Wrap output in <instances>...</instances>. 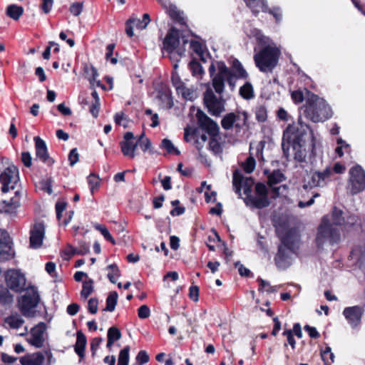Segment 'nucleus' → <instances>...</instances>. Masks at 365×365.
Segmentation results:
<instances>
[{
  "instance_id": "1",
  "label": "nucleus",
  "mask_w": 365,
  "mask_h": 365,
  "mask_svg": "<svg viewBox=\"0 0 365 365\" xmlns=\"http://www.w3.org/2000/svg\"><path fill=\"white\" fill-rule=\"evenodd\" d=\"M312 133L309 126L303 123L301 117L297 122L289 124L284 131L282 148L286 157L289 155L290 143L294 151V159L304 162L307 155V148L313 146Z\"/></svg>"
},
{
  "instance_id": "2",
  "label": "nucleus",
  "mask_w": 365,
  "mask_h": 365,
  "mask_svg": "<svg viewBox=\"0 0 365 365\" xmlns=\"http://www.w3.org/2000/svg\"><path fill=\"white\" fill-rule=\"evenodd\" d=\"M218 73L213 77L212 87L215 91L221 94L224 91L225 81H227L231 90H234L236 84V79L246 78L247 73L243 68L241 63L235 59L232 61V69L230 70L224 62H218Z\"/></svg>"
},
{
  "instance_id": "3",
  "label": "nucleus",
  "mask_w": 365,
  "mask_h": 365,
  "mask_svg": "<svg viewBox=\"0 0 365 365\" xmlns=\"http://www.w3.org/2000/svg\"><path fill=\"white\" fill-rule=\"evenodd\" d=\"M304 115L312 121L318 123L324 122L331 118L332 111L324 99L311 94L304 108Z\"/></svg>"
},
{
  "instance_id": "4",
  "label": "nucleus",
  "mask_w": 365,
  "mask_h": 365,
  "mask_svg": "<svg viewBox=\"0 0 365 365\" xmlns=\"http://www.w3.org/2000/svg\"><path fill=\"white\" fill-rule=\"evenodd\" d=\"M281 245L274 258L276 265L280 269H285L291 264V254L298 240L297 232L294 230H287L284 235H280Z\"/></svg>"
},
{
  "instance_id": "5",
  "label": "nucleus",
  "mask_w": 365,
  "mask_h": 365,
  "mask_svg": "<svg viewBox=\"0 0 365 365\" xmlns=\"http://www.w3.org/2000/svg\"><path fill=\"white\" fill-rule=\"evenodd\" d=\"M340 240L339 230L333 227L327 217H324L317 229L315 240L317 247L323 249L326 245L336 244Z\"/></svg>"
},
{
  "instance_id": "6",
  "label": "nucleus",
  "mask_w": 365,
  "mask_h": 365,
  "mask_svg": "<svg viewBox=\"0 0 365 365\" xmlns=\"http://www.w3.org/2000/svg\"><path fill=\"white\" fill-rule=\"evenodd\" d=\"M279 56V51L274 47L267 46L255 55L256 66L262 72L272 71L276 66Z\"/></svg>"
},
{
  "instance_id": "7",
  "label": "nucleus",
  "mask_w": 365,
  "mask_h": 365,
  "mask_svg": "<svg viewBox=\"0 0 365 365\" xmlns=\"http://www.w3.org/2000/svg\"><path fill=\"white\" fill-rule=\"evenodd\" d=\"M180 44V38L178 31L172 29L166 35L163 41V48L169 53V58L174 63L175 69L178 68V62L184 55L185 49L178 48Z\"/></svg>"
},
{
  "instance_id": "8",
  "label": "nucleus",
  "mask_w": 365,
  "mask_h": 365,
  "mask_svg": "<svg viewBox=\"0 0 365 365\" xmlns=\"http://www.w3.org/2000/svg\"><path fill=\"white\" fill-rule=\"evenodd\" d=\"M217 95L213 92L210 84H207L206 91L204 93L203 101L208 111L213 115H218L224 110V101L222 93Z\"/></svg>"
},
{
  "instance_id": "9",
  "label": "nucleus",
  "mask_w": 365,
  "mask_h": 365,
  "mask_svg": "<svg viewBox=\"0 0 365 365\" xmlns=\"http://www.w3.org/2000/svg\"><path fill=\"white\" fill-rule=\"evenodd\" d=\"M349 186L352 195L362 192L365 189V171L359 165L349 169Z\"/></svg>"
},
{
  "instance_id": "10",
  "label": "nucleus",
  "mask_w": 365,
  "mask_h": 365,
  "mask_svg": "<svg viewBox=\"0 0 365 365\" xmlns=\"http://www.w3.org/2000/svg\"><path fill=\"white\" fill-rule=\"evenodd\" d=\"M39 296L34 288L28 289L24 295L19 300L20 310L25 317L33 315L34 309L38 305Z\"/></svg>"
},
{
  "instance_id": "11",
  "label": "nucleus",
  "mask_w": 365,
  "mask_h": 365,
  "mask_svg": "<svg viewBox=\"0 0 365 365\" xmlns=\"http://www.w3.org/2000/svg\"><path fill=\"white\" fill-rule=\"evenodd\" d=\"M5 282L7 287L15 292H21L26 288V279L20 270L10 269L5 274Z\"/></svg>"
},
{
  "instance_id": "12",
  "label": "nucleus",
  "mask_w": 365,
  "mask_h": 365,
  "mask_svg": "<svg viewBox=\"0 0 365 365\" xmlns=\"http://www.w3.org/2000/svg\"><path fill=\"white\" fill-rule=\"evenodd\" d=\"M247 118L248 115L245 111L230 113L223 117L221 120V125L225 130H230L234 127L237 129H240L246 125Z\"/></svg>"
},
{
  "instance_id": "13",
  "label": "nucleus",
  "mask_w": 365,
  "mask_h": 365,
  "mask_svg": "<svg viewBox=\"0 0 365 365\" xmlns=\"http://www.w3.org/2000/svg\"><path fill=\"white\" fill-rule=\"evenodd\" d=\"M0 180L3 185L2 191L8 192L9 190H14L15 185L19 181L18 168L11 165L7 167L0 175Z\"/></svg>"
},
{
  "instance_id": "14",
  "label": "nucleus",
  "mask_w": 365,
  "mask_h": 365,
  "mask_svg": "<svg viewBox=\"0 0 365 365\" xmlns=\"http://www.w3.org/2000/svg\"><path fill=\"white\" fill-rule=\"evenodd\" d=\"M232 185L235 192L240 197H241L242 188L244 190V193L247 196L251 195L254 180L251 178H245L240 171L236 170L233 173Z\"/></svg>"
},
{
  "instance_id": "15",
  "label": "nucleus",
  "mask_w": 365,
  "mask_h": 365,
  "mask_svg": "<svg viewBox=\"0 0 365 365\" xmlns=\"http://www.w3.org/2000/svg\"><path fill=\"white\" fill-rule=\"evenodd\" d=\"M197 118V124L200 128L205 130L212 137L217 135L219 127L217 124L209 118L205 113L198 110L196 114Z\"/></svg>"
},
{
  "instance_id": "16",
  "label": "nucleus",
  "mask_w": 365,
  "mask_h": 365,
  "mask_svg": "<svg viewBox=\"0 0 365 365\" xmlns=\"http://www.w3.org/2000/svg\"><path fill=\"white\" fill-rule=\"evenodd\" d=\"M364 309L360 306L346 307L343 311V315L352 329H356L360 326Z\"/></svg>"
},
{
  "instance_id": "17",
  "label": "nucleus",
  "mask_w": 365,
  "mask_h": 365,
  "mask_svg": "<svg viewBox=\"0 0 365 365\" xmlns=\"http://www.w3.org/2000/svg\"><path fill=\"white\" fill-rule=\"evenodd\" d=\"M45 236V226L43 222H36L30 230V247L38 249L41 247Z\"/></svg>"
},
{
  "instance_id": "18",
  "label": "nucleus",
  "mask_w": 365,
  "mask_h": 365,
  "mask_svg": "<svg viewBox=\"0 0 365 365\" xmlns=\"http://www.w3.org/2000/svg\"><path fill=\"white\" fill-rule=\"evenodd\" d=\"M333 170L327 167L324 170H314L311 172L310 184L314 187H325L331 180Z\"/></svg>"
},
{
  "instance_id": "19",
  "label": "nucleus",
  "mask_w": 365,
  "mask_h": 365,
  "mask_svg": "<svg viewBox=\"0 0 365 365\" xmlns=\"http://www.w3.org/2000/svg\"><path fill=\"white\" fill-rule=\"evenodd\" d=\"M11 242L7 232L0 230V262L6 261L14 257Z\"/></svg>"
},
{
  "instance_id": "20",
  "label": "nucleus",
  "mask_w": 365,
  "mask_h": 365,
  "mask_svg": "<svg viewBox=\"0 0 365 365\" xmlns=\"http://www.w3.org/2000/svg\"><path fill=\"white\" fill-rule=\"evenodd\" d=\"M120 145L121 151L125 156L130 158H135L138 141H135V137L132 132L125 133L123 140L120 142Z\"/></svg>"
},
{
  "instance_id": "21",
  "label": "nucleus",
  "mask_w": 365,
  "mask_h": 365,
  "mask_svg": "<svg viewBox=\"0 0 365 365\" xmlns=\"http://www.w3.org/2000/svg\"><path fill=\"white\" fill-rule=\"evenodd\" d=\"M34 140L35 142L36 158L43 163L52 165L53 163V160L49 158L45 141L38 136L34 137Z\"/></svg>"
},
{
  "instance_id": "22",
  "label": "nucleus",
  "mask_w": 365,
  "mask_h": 365,
  "mask_svg": "<svg viewBox=\"0 0 365 365\" xmlns=\"http://www.w3.org/2000/svg\"><path fill=\"white\" fill-rule=\"evenodd\" d=\"M155 98L158 101L160 107L170 108L173 106L170 91L165 86H161L158 89Z\"/></svg>"
},
{
  "instance_id": "23",
  "label": "nucleus",
  "mask_w": 365,
  "mask_h": 365,
  "mask_svg": "<svg viewBox=\"0 0 365 365\" xmlns=\"http://www.w3.org/2000/svg\"><path fill=\"white\" fill-rule=\"evenodd\" d=\"M43 331L44 324H39L31 330V336L28 339L29 342L37 348H40L43 345Z\"/></svg>"
},
{
  "instance_id": "24",
  "label": "nucleus",
  "mask_w": 365,
  "mask_h": 365,
  "mask_svg": "<svg viewBox=\"0 0 365 365\" xmlns=\"http://www.w3.org/2000/svg\"><path fill=\"white\" fill-rule=\"evenodd\" d=\"M244 201L247 206H252L258 209L266 207L269 205L268 197L262 195H247Z\"/></svg>"
},
{
  "instance_id": "25",
  "label": "nucleus",
  "mask_w": 365,
  "mask_h": 365,
  "mask_svg": "<svg viewBox=\"0 0 365 365\" xmlns=\"http://www.w3.org/2000/svg\"><path fill=\"white\" fill-rule=\"evenodd\" d=\"M285 180L284 174L279 170H274L268 177V182L270 187H272L274 192V197H277L279 195V190L281 187H274V185L283 182Z\"/></svg>"
},
{
  "instance_id": "26",
  "label": "nucleus",
  "mask_w": 365,
  "mask_h": 365,
  "mask_svg": "<svg viewBox=\"0 0 365 365\" xmlns=\"http://www.w3.org/2000/svg\"><path fill=\"white\" fill-rule=\"evenodd\" d=\"M361 225V220L358 216L346 212L345 223L343 225V227L346 230L349 231L358 229Z\"/></svg>"
},
{
  "instance_id": "27",
  "label": "nucleus",
  "mask_w": 365,
  "mask_h": 365,
  "mask_svg": "<svg viewBox=\"0 0 365 365\" xmlns=\"http://www.w3.org/2000/svg\"><path fill=\"white\" fill-rule=\"evenodd\" d=\"M44 361V356L41 353L22 357L20 360L22 365H41Z\"/></svg>"
},
{
  "instance_id": "28",
  "label": "nucleus",
  "mask_w": 365,
  "mask_h": 365,
  "mask_svg": "<svg viewBox=\"0 0 365 365\" xmlns=\"http://www.w3.org/2000/svg\"><path fill=\"white\" fill-rule=\"evenodd\" d=\"M86 337L81 331L77 332V339L75 345V351L81 357L84 356V351L86 345Z\"/></svg>"
},
{
  "instance_id": "29",
  "label": "nucleus",
  "mask_w": 365,
  "mask_h": 365,
  "mask_svg": "<svg viewBox=\"0 0 365 365\" xmlns=\"http://www.w3.org/2000/svg\"><path fill=\"white\" fill-rule=\"evenodd\" d=\"M160 3L172 19L175 20L181 19V13L175 5L168 1L160 0Z\"/></svg>"
},
{
  "instance_id": "30",
  "label": "nucleus",
  "mask_w": 365,
  "mask_h": 365,
  "mask_svg": "<svg viewBox=\"0 0 365 365\" xmlns=\"http://www.w3.org/2000/svg\"><path fill=\"white\" fill-rule=\"evenodd\" d=\"M4 322L8 324L10 328L16 329L24 324V320L19 314L15 313L6 317Z\"/></svg>"
},
{
  "instance_id": "31",
  "label": "nucleus",
  "mask_w": 365,
  "mask_h": 365,
  "mask_svg": "<svg viewBox=\"0 0 365 365\" xmlns=\"http://www.w3.org/2000/svg\"><path fill=\"white\" fill-rule=\"evenodd\" d=\"M245 1L255 14L260 11H266L267 10L265 0H245Z\"/></svg>"
},
{
  "instance_id": "32",
  "label": "nucleus",
  "mask_w": 365,
  "mask_h": 365,
  "mask_svg": "<svg viewBox=\"0 0 365 365\" xmlns=\"http://www.w3.org/2000/svg\"><path fill=\"white\" fill-rule=\"evenodd\" d=\"M188 66L193 77L196 78L197 80L202 78V76L205 75V71L198 61L192 60Z\"/></svg>"
},
{
  "instance_id": "33",
  "label": "nucleus",
  "mask_w": 365,
  "mask_h": 365,
  "mask_svg": "<svg viewBox=\"0 0 365 365\" xmlns=\"http://www.w3.org/2000/svg\"><path fill=\"white\" fill-rule=\"evenodd\" d=\"M6 13L11 19L17 21L22 16L24 9L22 6L16 4H11L7 6Z\"/></svg>"
},
{
  "instance_id": "34",
  "label": "nucleus",
  "mask_w": 365,
  "mask_h": 365,
  "mask_svg": "<svg viewBox=\"0 0 365 365\" xmlns=\"http://www.w3.org/2000/svg\"><path fill=\"white\" fill-rule=\"evenodd\" d=\"M179 95L187 100L192 101L197 98V93L192 87H187L185 85L178 92Z\"/></svg>"
},
{
  "instance_id": "35",
  "label": "nucleus",
  "mask_w": 365,
  "mask_h": 365,
  "mask_svg": "<svg viewBox=\"0 0 365 365\" xmlns=\"http://www.w3.org/2000/svg\"><path fill=\"white\" fill-rule=\"evenodd\" d=\"M346 212H344L341 210L334 207L331 214L332 222L336 225L343 226L345 223Z\"/></svg>"
},
{
  "instance_id": "36",
  "label": "nucleus",
  "mask_w": 365,
  "mask_h": 365,
  "mask_svg": "<svg viewBox=\"0 0 365 365\" xmlns=\"http://www.w3.org/2000/svg\"><path fill=\"white\" fill-rule=\"evenodd\" d=\"M86 72L89 75L88 80L92 86L101 87L104 88V86L101 84V81L97 79L98 73L93 66H91V68L86 67Z\"/></svg>"
},
{
  "instance_id": "37",
  "label": "nucleus",
  "mask_w": 365,
  "mask_h": 365,
  "mask_svg": "<svg viewBox=\"0 0 365 365\" xmlns=\"http://www.w3.org/2000/svg\"><path fill=\"white\" fill-rule=\"evenodd\" d=\"M118 298V293L115 291L111 292L106 299V307L104 309V311L110 312H113L117 304Z\"/></svg>"
},
{
  "instance_id": "38",
  "label": "nucleus",
  "mask_w": 365,
  "mask_h": 365,
  "mask_svg": "<svg viewBox=\"0 0 365 365\" xmlns=\"http://www.w3.org/2000/svg\"><path fill=\"white\" fill-rule=\"evenodd\" d=\"M129 21L133 24V26L137 29L143 30L145 29L150 21V16L148 14H145L143 16V19H130Z\"/></svg>"
},
{
  "instance_id": "39",
  "label": "nucleus",
  "mask_w": 365,
  "mask_h": 365,
  "mask_svg": "<svg viewBox=\"0 0 365 365\" xmlns=\"http://www.w3.org/2000/svg\"><path fill=\"white\" fill-rule=\"evenodd\" d=\"M106 269L108 271V278L110 282L113 284L116 283L117 279L120 277V270L118 266L115 264H109Z\"/></svg>"
},
{
  "instance_id": "40",
  "label": "nucleus",
  "mask_w": 365,
  "mask_h": 365,
  "mask_svg": "<svg viewBox=\"0 0 365 365\" xmlns=\"http://www.w3.org/2000/svg\"><path fill=\"white\" fill-rule=\"evenodd\" d=\"M93 98L91 106H90V112L94 118H97L98 115L99 108H100V98L96 91H93L91 93Z\"/></svg>"
},
{
  "instance_id": "41",
  "label": "nucleus",
  "mask_w": 365,
  "mask_h": 365,
  "mask_svg": "<svg viewBox=\"0 0 365 365\" xmlns=\"http://www.w3.org/2000/svg\"><path fill=\"white\" fill-rule=\"evenodd\" d=\"M14 301V296L4 287L0 288V303L3 305L11 304Z\"/></svg>"
},
{
  "instance_id": "42",
  "label": "nucleus",
  "mask_w": 365,
  "mask_h": 365,
  "mask_svg": "<svg viewBox=\"0 0 365 365\" xmlns=\"http://www.w3.org/2000/svg\"><path fill=\"white\" fill-rule=\"evenodd\" d=\"M256 120L259 123L265 122L267 119V110L264 105H258L255 110Z\"/></svg>"
},
{
  "instance_id": "43",
  "label": "nucleus",
  "mask_w": 365,
  "mask_h": 365,
  "mask_svg": "<svg viewBox=\"0 0 365 365\" xmlns=\"http://www.w3.org/2000/svg\"><path fill=\"white\" fill-rule=\"evenodd\" d=\"M160 147L166 150L168 153L175 154L177 155L180 154V152L175 147L174 144L169 139H163L161 142Z\"/></svg>"
},
{
  "instance_id": "44",
  "label": "nucleus",
  "mask_w": 365,
  "mask_h": 365,
  "mask_svg": "<svg viewBox=\"0 0 365 365\" xmlns=\"http://www.w3.org/2000/svg\"><path fill=\"white\" fill-rule=\"evenodd\" d=\"M93 279H89L88 281H86L83 284V289L81 292V296L83 299H87L88 296L93 291Z\"/></svg>"
},
{
  "instance_id": "45",
  "label": "nucleus",
  "mask_w": 365,
  "mask_h": 365,
  "mask_svg": "<svg viewBox=\"0 0 365 365\" xmlns=\"http://www.w3.org/2000/svg\"><path fill=\"white\" fill-rule=\"evenodd\" d=\"M240 94L246 99H250L254 96L253 88L251 83H246L245 85L240 87Z\"/></svg>"
},
{
  "instance_id": "46",
  "label": "nucleus",
  "mask_w": 365,
  "mask_h": 365,
  "mask_svg": "<svg viewBox=\"0 0 365 365\" xmlns=\"http://www.w3.org/2000/svg\"><path fill=\"white\" fill-rule=\"evenodd\" d=\"M257 281L259 283V291L267 292L269 293L275 292L277 291V287L271 286L269 282L264 280L262 278H259Z\"/></svg>"
},
{
  "instance_id": "47",
  "label": "nucleus",
  "mask_w": 365,
  "mask_h": 365,
  "mask_svg": "<svg viewBox=\"0 0 365 365\" xmlns=\"http://www.w3.org/2000/svg\"><path fill=\"white\" fill-rule=\"evenodd\" d=\"M129 351L130 346H127L120 351L118 365H128Z\"/></svg>"
},
{
  "instance_id": "48",
  "label": "nucleus",
  "mask_w": 365,
  "mask_h": 365,
  "mask_svg": "<svg viewBox=\"0 0 365 365\" xmlns=\"http://www.w3.org/2000/svg\"><path fill=\"white\" fill-rule=\"evenodd\" d=\"M96 230L101 232L102 235L108 241H110L113 245L115 244V241L113 237L110 234L108 230L103 225L96 224L94 225Z\"/></svg>"
},
{
  "instance_id": "49",
  "label": "nucleus",
  "mask_w": 365,
  "mask_h": 365,
  "mask_svg": "<svg viewBox=\"0 0 365 365\" xmlns=\"http://www.w3.org/2000/svg\"><path fill=\"white\" fill-rule=\"evenodd\" d=\"M256 161L255 159L250 156L247 158L246 161L242 164L243 169L247 173H251L255 168Z\"/></svg>"
},
{
  "instance_id": "50",
  "label": "nucleus",
  "mask_w": 365,
  "mask_h": 365,
  "mask_svg": "<svg viewBox=\"0 0 365 365\" xmlns=\"http://www.w3.org/2000/svg\"><path fill=\"white\" fill-rule=\"evenodd\" d=\"M209 149L215 154L218 155L222 153L220 143L214 138H211L209 142Z\"/></svg>"
},
{
  "instance_id": "51",
  "label": "nucleus",
  "mask_w": 365,
  "mask_h": 365,
  "mask_svg": "<svg viewBox=\"0 0 365 365\" xmlns=\"http://www.w3.org/2000/svg\"><path fill=\"white\" fill-rule=\"evenodd\" d=\"M190 47L192 51L203 59L204 53V46L197 41H192L190 42Z\"/></svg>"
},
{
  "instance_id": "52",
  "label": "nucleus",
  "mask_w": 365,
  "mask_h": 365,
  "mask_svg": "<svg viewBox=\"0 0 365 365\" xmlns=\"http://www.w3.org/2000/svg\"><path fill=\"white\" fill-rule=\"evenodd\" d=\"M120 338H121V333L118 328L112 327L108 329V339H112V341H115L119 340Z\"/></svg>"
},
{
  "instance_id": "53",
  "label": "nucleus",
  "mask_w": 365,
  "mask_h": 365,
  "mask_svg": "<svg viewBox=\"0 0 365 365\" xmlns=\"http://www.w3.org/2000/svg\"><path fill=\"white\" fill-rule=\"evenodd\" d=\"M71 13L75 16H78L81 14L83 10V3L76 2L71 4L70 6Z\"/></svg>"
},
{
  "instance_id": "54",
  "label": "nucleus",
  "mask_w": 365,
  "mask_h": 365,
  "mask_svg": "<svg viewBox=\"0 0 365 365\" xmlns=\"http://www.w3.org/2000/svg\"><path fill=\"white\" fill-rule=\"evenodd\" d=\"M68 160L70 162V165L73 166L76 163H77L79 160V155L78 153L77 148H73L68 155Z\"/></svg>"
},
{
  "instance_id": "55",
  "label": "nucleus",
  "mask_w": 365,
  "mask_h": 365,
  "mask_svg": "<svg viewBox=\"0 0 365 365\" xmlns=\"http://www.w3.org/2000/svg\"><path fill=\"white\" fill-rule=\"evenodd\" d=\"M88 182L89 184L91 192L99 186V179L95 175H90L88 177Z\"/></svg>"
},
{
  "instance_id": "56",
  "label": "nucleus",
  "mask_w": 365,
  "mask_h": 365,
  "mask_svg": "<svg viewBox=\"0 0 365 365\" xmlns=\"http://www.w3.org/2000/svg\"><path fill=\"white\" fill-rule=\"evenodd\" d=\"M138 314L140 319H147L150 315V310L147 305H142L138 309Z\"/></svg>"
},
{
  "instance_id": "57",
  "label": "nucleus",
  "mask_w": 365,
  "mask_h": 365,
  "mask_svg": "<svg viewBox=\"0 0 365 365\" xmlns=\"http://www.w3.org/2000/svg\"><path fill=\"white\" fill-rule=\"evenodd\" d=\"M283 335L287 337L288 344L294 349L295 348L296 341L294 338L292 331L291 329L285 330L283 332Z\"/></svg>"
},
{
  "instance_id": "58",
  "label": "nucleus",
  "mask_w": 365,
  "mask_h": 365,
  "mask_svg": "<svg viewBox=\"0 0 365 365\" xmlns=\"http://www.w3.org/2000/svg\"><path fill=\"white\" fill-rule=\"evenodd\" d=\"M98 301L96 298H91L88 301V308L91 314H96L98 311Z\"/></svg>"
},
{
  "instance_id": "59",
  "label": "nucleus",
  "mask_w": 365,
  "mask_h": 365,
  "mask_svg": "<svg viewBox=\"0 0 365 365\" xmlns=\"http://www.w3.org/2000/svg\"><path fill=\"white\" fill-rule=\"evenodd\" d=\"M172 82L177 92H178L180 88L185 86V83L181 81L180 77L175 73L173 74L172 76Z\"/></svg>"
},
{
  "instance_id": "60",
  "label": "nucleus",
  "mask_w": 365,
  "mask_h": 365,
  "mask_svg": "<svg viewBox=\"0 0 365 365\" xmlns=\"http://www.w3.org/2000/svg\"><path fill=\"white\" fill-rule=\"evenodd\" d=\"M103 341V339L101 337H96L93 339L91 342V349L92 351V354L94 355L98 350L101 343Z\"/></svg>"
},
{
  "instance_id": "61",
  "label": "nucleus",
  "mask_w": 365,
  "mask_h": 365,
  "mask_svg": "<svg viewBox=\"0 0 365 365\" xmlns=\"http://www.w3.org/2000/svg\"><path fill=\"white\" fill-rule=\"evenodd\" d=\"M304 329L306 331L308 332L309 336L312 338L317 339L320 336L319 333L317 331L315 327H310L309 325H305Z\"/></svg>"
},
{
  "instance_id": "62",
  "label": "nucleus",
  "mask_w": 365,
  "mask_h": 365,
  "mask_svg": "<svg viewBox=\"0 0 365 365\" xmlns=\"http://www.w3.org/2000/svg\"><path fill=\"white\" fill-rule=\"evenodd\" d=\"M21 160L25 166L29 168L32 164V158L30 153L23 152L21 153Z\"/></svg>"
},
{
  "instance_id": "63",
  "label": "nucleus",
  "mask_w": 365,
  "mask_h": 365,
  "mask_svg": "<svg viewBox=\"0 0 365 365\" xmlns=\"http://www.w3.org/2000/svg\"><path fill=\"white\" fill-rule=\"evenodd\" d=\"M136 360L139 361L140 364H143L149 361V356L145 351L142 350L138 354Z\"/></svg>"
},
{
  "instance_id": "64",
  "label": "nucleus",
  "mask_w": 365,
  "mask_h": 365,
  "mask_svg": "<svg viewBox=\"0 0 365 365\" xmlns=\"http://www.w3.org/2000/svg\"><path fill=\"white\" fill-rule=\"evenodd\" d=\"M255 190L258 195L267 196V187L262 183H257L255 185Z\"/></svg>"
}]
</instances>
